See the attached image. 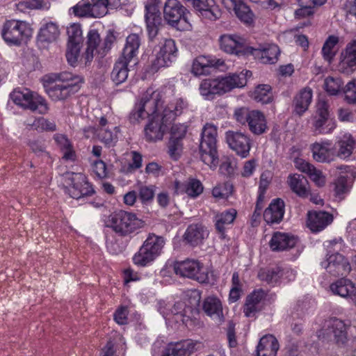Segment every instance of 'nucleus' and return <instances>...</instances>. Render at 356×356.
I'll list each match as a JSON object with an SVG mask.
<instances>
[{
  "label": "nucleus",
  "mask_w": 356,
  "mask_h": 356,
  "mask_svg": "<svg viewBox=\"0 0 356 356\" xmlns=\"http://www.w3.org/2000/svg\"><path fill=\"white\" fill-rule=\"evenodd\" d=\"M44 81L49 97L54 101H60L79 91L83 78L69 72H62L44 76Z\"/></svg>",
  "instance_id": "obj_1"
},
{
  "label": "nucleus",
  "mask_w": 356,
  "mask_h": 356,
  "mask_svg": "<svg viewBox=\"0 0 356 356\" xmlns=\"http://www.w3.org/2000/svg\"><path fill=\"white\" fill-rule=\"evenodd\" d=\"M245 86V79L242 74H235L227 76L216 79H204L200 85V92L207 99H213L216 95H222L231 91L235 88H242Z\"/></svg>",
  "instance_id": "obj_2"
},
{
  "label": "nucleus",
  "mask_w": 356,
  "mask_h": 356,
  "mask_svg": "<svg viewBox=\"0 0 356 356\" xmlns=\"http://www.w3.org/2000/svg\"><path fill=\"white\" fill-rule=\"evenodd\" d=\"M217 127L207 123L202 129L200 143L201 160L211 168H216L219 163L217 150Z\"/></svg>",
  "instance_id": "obj_3"
},
{
  "label": "nucleus",
  "mask_w": 356,
  "mask_h": 356,
  "mask_svg": "<svg viewBox=\"0 0 356 356\" xmlns=\"http://www.w3.org/2000/svg\"><path fill=\"white\" fill-rule=\"evenodd\" d=\"M115 41V36L113 31H108L102 41L98 31L90 29L87 34V47L82 56L85 64L90 63L95 54H99L102 57L104 56L111 50Z\"/></svg>",
  "instance_id": "obj_4"
},
{
  "label": "nucleus",
  "mask_w": 356,
  "mask_h": 356,
  "mask_svg": "<svg viewBox=\"0 0 356 356\" xmlns=\"http://www.w3.org/2000/svg\"><path fill=\"white\" fill-rule=\"evenodd\" d=\"M200 293L195 291L191 292L189 296L190 305H187L184 301H178L173 305L171 312H165L160 309L161 314L166 320H172L177 323L181 322L183 324H187L189 321L195 318L198 310L197 306L200 302Z\"/></svg>",
  "instance_id": "obj_5"
},
{
  "label": "nucleus",
  "mask_w": 356,
  "mask_h": 356,
  "mask_svg": "<svg viewBox=\"0 0 356 356\" xmlns=\"http://www.w3.org/2000/svg\"><path fill=\"white\" fill-rule=\"evenodd\" d=\"M108 226L122 236H128L145 225L144 221L138 218L135 213L120 210L110 216Z\"/></svg>",
  "instance_id": "obj_6"
},
{
  "label": "nucleus",
  "mask_w": 356,
  "mask_h": 356,
  "mask_svg": "<svg viewBox=\"0 0 356 356\" xmlns=\"http://www.w3.org/2000/svg\"><path fill=\"white\" fill-rule=\"evenodd\" d=\"M164 245L163 237L154 234H149L134 256V263L140 266H145L161 254Z\"/></svg>",
  "instance_id": "obj_7"
},
{
  "label": "nucleus",
  "mask_w": 356,
  "mask_h": 356,
  "mask_svg": "<svg viewBox=\"0 0 356 356\" xmlns=\"http://www.w3.org/2000/svg\"><path fill=\"white\" fill-rule=\"evenodd\" d=\"M10 97L15 104L40 114L46 113L49 109L43 97L37 94H33L26 88L22 90H14L10 93Z\"/></svg>",
  "instance_id": "obj_8"
},
{
  "label": "nucleus",
  "mask_w": 356,
  "mask_h": 356,
  "mask_svg": "<svg viewBox=\"0 0 356 356\" xmlns=\"http://www.w3.org/2000/svg\"><path fill=\"white\" fill-rule=\"evenodd\" d=\"M176 275L188 277L200 283H207L209 281L208 273L204 270V265L196 259H187L184 261H175L173 265Z\"/></svg>",
  "instance_id": "obj_9"
},
{
  "label": "nucleus",
  "mask_w": 356,
  "mask_h": 356,
  "mask_svg": "<svg viewBox=\"0 0 356 356\" xmlns=\"http://www.w3.org/2000/svg\"><path fill=\"white\" fill-rule=\"evenodd\" d=\"M32 31L27 23L23 21L6 22L2 30V37L9 44L19 45L31 36Z\"/></svg>",
  "instance_id": "obj_10"
},
{
  "label": "nucleus",
  "mask_w": 356,
  "mask_h": 356,
  "mask_svg": "<svg viewBox=\"0 0 356 356\" xmlns=\"http://www.w3.org/2000/svg\"><path fill=\"white\" fill-rule=\"evenodd\" d=\"M318 338L323 341H334L343 344L347 340V326L338 318L329 320L318 332Z\"/></svg>",
  "instance_id": "obj_11"
},
{
  "label": "nucleus",
  "mask_w": 356,
  "mask_h": 356,
  "mask_svg": "<svg viewBox=\"0 0 356 356\" xmlns=\"http://www.w3.org/2000/svg\"><path fill=\"white\" fill-rule=\"evenodd\" d=\"M164 114L157 115L148 118L147 123L144 127V136L147 142L155 143L161 140L164 134L172 124L170 121L165 120Z\"/></svg>",
  "instance_id": "obj_12"
},
{
  "label": "nucleus",
  "mask_w": 356,
  "mask_h": 356,
  "mask_svg": "<svg viewBox=\"0 0 356 356\" xmlns=\"http://www.w3.org/2000/svg\"><path fill=\"white\" fill-rule=\"evenodd\" d=\"M177 48L175 42L172 39H165L161 44L160 51L156 58L152 61L150 70L156 72L161 67L169 66L172 60L177 56Z\"/></svg>",
  "instance_id": "obj_13"
},
{
  "label": "nucleus",
  "mask_w": 356,
  "mask_h": 356,
  "mask_svg": "<svg viewBox=\"0 0 356 356\" xmlns=\"http://www.w3.org/2000/svg\"><path fill=\"white\" fill-rule=\"evenodd\" d=\"M189 12L178 0H168L164 5L163 17L168 24L177 27L179 22H188Z\"/></svg>",
  "instance_id": "obj_14"
},
{
  "label": "nucleus",
  "mask_w": 356,
  "mask_h": 356,
  "mask_svg": "<svg viewBox=\"0 0 356 356\" xmlns=\"http://www.w3.org/2000/svg\"><path fill=\"white\" fill-rule=\"evenodd\" d=\"M220 49L228 54L238 56L249 55L250 46L246 44L244 38L238 35L225 34L220 36Z\"/></svg>",
  "instance_id": "obj_15"
},
{
  "label": "nucleus",
  "mask_w": 356,
  "mask_h": 356,
  "mask_svg": "<svg viewBox=\"0 0 356 356\" xmlns=\"http://www.w3.org/2000/svg\"><path fill=\"white\" fill-rule=\"evenodd\" d=\"M74 175L72 173L68 178V184L70 186L65 188V191L70 197L79 200L92 195L95 193V190L88 181L86 177L81 174L76 175L75 177H74Z\"/></svg>",
  "instance_id": "obj_16"
},
{
  "label": "nucleus",
  "mask_w": 356,
  "mask_h": 356,
  "mask_svg": "<svg viewBox=\"0 0 356 356\" xmlns=\"http://www.w3.org/2000/svg\"><path fill=\"white\" fill-rule=\"evenodd\" d=\"M225 140L230 149L242 158H246L250 153L251 141L249 136L241 131H227Z\"/></svg>",
  "instance_id": "obj_17"
},
{
  "label": "nucleus",
  "mask_w": 356,
  "mask_h": 356,
  "mask_svg": "<svg viewBox=\"0 0 356 356\" xmlns=\"http://www.w3.org/2000/svg\"><path fill=\"white\" fill-rule=\"evenodd\" d=\"M329 104L325 100L317 104L316 116L314 122L316 134H328L334 129L335 124L330 118Z\"/></svg>",
  "instance_id": "obj_18"
},
{
  "label": "nucleus",
  "mask_w": 356,
  "mask_h": 356,
  "mask_svg": "<svg viewBox=\"0 0 356 356\" xmlns=\"http://www.w3.org/2000/svg\"><path fill=\"white\" fill-rule=\"evenodd\" d=\"M326 260L321 262V266L326 271L333 276H342L350 271L348 260L339 252L326 255Z\"/></svg>",
  "instance_id": "obj_19"
},
{
  "label": "nucleus",
  "mask_w": 356,
  "mask_h": 356,
  "mask_svg": "<svg viewBox=\"0 0 356 356\" xmlns=\"http://www.w3.org/2000/svg\"><path fill=\"white\" fill-rule=\"evenodd\" d=\"M162 104L159 92L152 89H147L143 94L140 102L136 105L149 118L157 115H161L159 111L162 108Z\"/></svg>",
  "instance_id": "obj_20"
},
{
  "label": "nucleus",
  "mask_w": 356,
  "mask_h": 356,
  "mask_svg": "<svg viewBox=\"0 0 356 356\" xmlns=\"http://www.w3.org/2000/svg\"><path fill=\"white\" fill-rule=\"evenodd\" d=\"M338 70L347 75L356 71V40L349 42L341 51Z\"/></svg>",
  "instance_id": "obj_21"
},
{
  "label": "nucleus",
  "mask_w": 356,
  "mask_h": 356,
  "mask_svg": "<svg viewBox=\"0 0 356 356\" xmlns=\"http://www.w3.org/2000/svg\"><path fill=\"white\" fill-rule=\"evenodd\" d=\"M333 220V215L325 211H309L307 214V225L313 233L321 232Z\"/></svg>",
  "instance_id": "obj_22"
},
{
  "label": "nucleus",
  "mask_w": 356,
  "mask_h": 356,
  "mask_svg": "<svg viewBox=\"0 0 356 356\" xmlns=\"http://www.w3.org/2000/svg\"><path fill=\"white\" fill-rule=\"evenodd\" d=\"M280 53L279 47L274 44L260 45L259 48L250 47L249 50V55H252L264 64L275 63L278 60Z\"/></svg>",
  "instance_id": "obj_23"
},
{
  "label": "nucleus",
  "mask_w": 356,
  "mask_h": 356,
  "mask_svg": "<svg viewBox=\"0 0 356 356\" xmlns=\"http://www.w3.org/2000/svg\"><path fill=\"white\" fill-rule=\"evenodd\" d=\"M193 8L200 17L211 21L221 17V11L215 0H195Z\"/></svg>",
  "instance_id": "obj_24"
},
{
  "label": "nucleus",
  "mask_w": 356,
  "mask_h": 356,
  "mask_svg": "<svg viewBox=\"0 0 356 356\" xmlns=\"http://www.w3.org/2000/svg\"><path fill=\"white\" fill-rule=\"evenodd\" d=\"M313 90L309 87L302 88L294 97L292 101L291 107L293 113L302 116L309 108L312 103Z\"/></svg>",
  "instance_id": "obj_25"
},
{
  "label": "nucleus",
  "mask_w": 356,
  "mask_h": 356,
  "mask_svg": "<svg viewBox=\"0 0 356 356\" xmlns=\"http://www.w3.org/2000/svg\"><path fill=\"white\" fill-rule=\"evenodd\" d=\"M202 310L217 324H221L225 321L222 302L215 296H208L202 303Z\"/></svg>",
  "instance_id": "obj_26"
},
{
  "label": "nucleus",
  "mask_w": 356,
  "mask_h": 356,
  "mask_svg": "<svg viewBox=\"0 0 356 356\" xmlns=\"http://www.w3.org/2000/svg\"><path fill=\"white\" fill-rule=\"evenodd\" d=\"M284 214V202L280 198L272 200L264 212V219L268 225L280 223Z\"/></svg>",
  "instance_id": "obj_27"
},
{
  "label": "nucleus",
  "mask_w": 356,
  "mask_h": 356,
  "mask_svg": "<svg viewBox=\"0 0 356 356\" xmlns=\"http://www.w3.org/2000/svg\"><path fill=\"white\" fill-rule=\"evenodd\" d=\"M145 10L147 29L149 36L152 40L158 33L159 28L162 24V18L160 12L154 4H147Z\"/></svg>",
  "instance_id": "obj_28"
},
{
  "label": "nucleus",
  "mask_w": 356,
  "mask_h": 356,
  "mask_svg": "<svg viewBox=\"0 0 356 356\" xmlns=\"http://www.w3.org/2000/svg\"><path fill=\"white\" fill-rule=\"evenodd\" d=\"M60 31L58 26L49 22L40 28L37 37V44L40 49H46L49 44L55 42L58 38Z\"/></svg>",
  "instance_id": "obj_29"
},
{
  "label": "nucleus",
  "mask_w": 356,
  "mask_h": 356,
  "mask_svg": "<svg viewBox=\"0 0 356 356\" xmlns=\"http://www.w3.org/2000/svg\"><path fill=\"white\" fill-rule=\"evenodd\" d=\"M195 346L191 340L170 343L163 350L162 356H190Z\"/></svg>",
  "instance_id": "obj_30"
},
{
  "label": "nucleus",
  "mask_w": 356,
  "mask_h": 356,
  "mask_svg": "<svg viewBox=\"0 0 356 356\" xmlns=\"http://www.w3.org/2000/svg\"><path fill=\"white\" fill-rule=\"evenodd\" d=\"M355 145L356 143L353 136L345 134L334 144L333 151L337 157L346 159L351 156Z\"/></svg>",
  "instance_id": "obj_31"
},
{
  "label": "nucleus",
  "mask_w": 356,
  "mask_h": 356,
  "mask_svg": "<svg viewBox=\"0 0 356 356\" xmlns=\"http://www.w3.org/2000/svg\"><path fill=\"white\" fill-rule=\"evenodd\" d=\"M297 243V238L287 234L276 232L270 241V247L273 251H282L293 248Z\"/></svg>",
  "instance_id": "obj_32"
},
{
  "label": "nucleus",
  "mask_w": 356,
  "mask_h": 356,
  "mask_svg": "<svg viewBox=\"0 0 356 356\" xmlns=\"http://www.w3.org/2000/svg\"><path fill=\"white\" fill-rule=\"evenodd\" d=\"M279 349L277 340L273 335L263 337L257 346V356H276Z\"/></svg>",
  "instance_id": "obj_33"
},
{
  "label": "nucleus",
  "mask_w": 356,
  "mask_h": 356,
  "mask_svg": "<svg viewBox=\"0 0 356 356\" xmlns=\"http://www.w3.org/2000/svg\"><path fill=\"white\" fill-rule=\"evenodd\" d=\"M287 181L292 191L299 197L306 198L310 195L309 183L304 176L298 174L290 175Z\"/></svg>",
  "instance_id": "obj_34"
},
{
  "label": "nucleus",
  "mask_w": 356,
  "mask_h": 356,
  "mask_svg": "<svg viewBox=\"0 0 356 356\" xmlns=\"http://www.w3.org/2000/svg\"><path fill=\"white\" fill-rule=\"evenodd\" d=\"M207 235V230L202 225L193 224L188 227L184 234V240L191 245L197 246L202 243Z\"/></svg>",
  "instance_id": "obj_35"
},
{
  "label": "nucleus",
  "mask_w": 356,
  "mask_h": 356,
  "mask_svg": "<svg viewBox=\"0 0 356 356\" xmlns=\"http://www.w3.org/2000/svg\"><path fill=\"white\" fill-rule=\"evenodd\" d=\"M330 287L334 294L341 297H349L353 299V296H356V287L354 284L348 279H339L332 283Z\"/></svg>",
  "instance_id": "obj_36"
},
{
  "label": "nucleus",
  "mask_w": 356,
  "mask_h": 356,
  "mask_svg": "<svg viewBox=\"0 0 356 356\" xmlns=\"http://www.w3.org/2000/svg\"><path fill=\"white\" fill-rule=\"evenodd\" d=\"M236 211L231 209L215 216L216 229L220 235L221 238H225V225L232 224L236 218Z\"/></svg>",
  "instance_id": "obj_37"
},
{
  "label": "nucleus",
  "mask_w": 356,
  "mask_h": 356,
  "mask_svg": "<svg viewBox=\"0 0 356 356\" xmlns=\"http://www.w3.org/2000/svg\"><path fill=\"white\" fill-rule=\"evenodd\" d=\"M131 62L121 57L115 62L111 74V79L115 85H120L127 79L129 74L128 65Z\"/></svg>",
  "instance_id": "obj_38"
},
{
  "label": "nucleus",
  "mask_w": 356,
  "mask_h": 356,
  "mask_svg": "<svg viewBox=\"0 0 356 356\" xmlns=\"http://www.w3.org/2000/svg\"><path fill=\"white\" fill-rule=\"evenodd\" d=\"M249 129L255 135L264 134L266 129V120L264 115L259 111L252 110L248 122Z\"/></svg>",
  "instance_id": "obj_39"
},
{
  "label": "nucleus",
  "mask_w": 356,
  "mask_h": 356,
  "mask_svg": "<svg viewBox=\"0 0 356 356\" xmlns=\"http://www.w3.org/2000/svg\"><path fill=\"white\" fill-rule=\"evenodd\" d=\"M140 45V40L138 35H129L127 38L126 44L120 57L123 58V59L128 60V61H132L138 54Z\"/></svg>",
  "instance_id": "obj_40"
},
{
  "label": "nucleus",
  "mask_w": 356,
  "mask_h": 356,
  "mask_svg": "<svg viewBox=\"0 0 356 356\" xmlns=\"http://www.w3.org/2000/svg\"><path fill=\"white\" fill-rule=\"evenodd\" d=\"M328 143H314L311 146L313 158L318 162H330L333 160L332 154L329 149Z\"/></svg>",
  "instance_id": "obj_41"
},
{
  "label": "nucleus",
  "mask_w": 356,
  "mask_h": 356,
  "mask_svg": "<svg viewBox=\"0 0 356 356\" xmlns=\"http://www.w3.org/2000/svg\"><path fill=\"white\" fill-rule=\"evenodd\" d=\"M186 106L187 103L183 99L179 98L176 99L175 102L170 103L163 110L162 113L164 114V118H166L165 120L170 121L172 123L176 117L181 115Z\"/></svg>",
  "instance_id": "obj_42"
},
{
  "label": "nucleus",
  "mask_w": 356,
  "mask_h": 356,
  "mask_svg": "<svg viewBox=\"0 0 356 356\" xmlns=\"http://www.w3.org/2000/svg\"><path fill=\"white\" fill-rule=\"evenodd\" d=\"M253 98L258 102L262 104H269L273 100L272 88L268 84H261L256 87Z\"/></svg>",
  "instance_id": "obj_43"
},
{
  "label": "nucleus",
  "mask_w": 356,
  "mask_h": 356,
  "mask_svg": "<svg viewBox=\"0 0 356 356\" xmlns=\"http://www.w3.org/2000/svg\"><path fill=\"white\" fill-rule=\"evenodd\" d=\"M282 275L283 270L279 266L261 269L258 273L259 278L268 284L277 283Z\"/></svg>",
  "instance_id": "obj_44"
},
{
  "label": "nucleus",
  "mask_w": 356,
  "mask_h": 356,
  "mask_svg": "<svg viewBox=\"0 0 356 356\" xmlns=\"http://www.w3.org/2000/svg\"><path fill=\"white\" fill-rule=\"evenodd\" d=\"M210 58L204 56L197 57L193 63L191 72L196 76L210 73Z\"/></svg>",
  "instance_id": "obj_45"
},
{
  "label": "nucleus",
  "mask_w": 356,
  "mask_h": 356,
  "mask_svg": "<svg viewBox=\"0 0 356 356\" xmlns=\"http://www.w3.org/2000/svg\"><path fill=\"white\" fill-rule=\"evenodd\" d=\"M338 42V37L334 35H330L323 46L322 54L324 59L328 63H331L335 56L336 53L333 51V48Z\"/></svg>",
  "instance_id": "obj_46"
},
{
  "label": "nucleus",
  "mask_w": 356,
  "mask_h": 356,
  "mask_svg": "<svg viewBox=\"0 0 356 356\" xmlns=\"http://www.w3.org/2000/svg\"><path fill=\"white\" fill-rule=\"evenodd\" d=\"M233 10L241 21L246 24L252 22L253 13L250 8L243 1L238 3Z\"/></svg>",
  "instance_id": "obj_47"
},
{
  "label": "nucleus",
  "mask_w": 356,
  "mask_h": 356,
  "mask_svg": "<svg viewBox=\"0 0 356 356\" xmlns=\"http://www.w3.org/2000/svg\"><path fill=\"white\" fill-rule=\"evenodd\" d=\"M55 139L60 145V148L63 152V158L65 160L74 161L76 156L75 152L67 138L63 136H56Z\"/></svg>",
  "instance_id": "obj_48"
},
{
  "label": "nucleus",
  "mask_w": 356,
  "mask_h": 356,
  "mask_svg": "<svg viewBox=\"0 0 356 356\" xmlns=\"http://www.w3.org/2000/svg\"><path fill=\"white\" fill-rule=\"evenodd\" d=\"M233 188V184L227 181L215 186L212 190V195L217 198H227L232 194Z\"/></svg>",
  "instance_id": "obj_49"
},
{
  "label": "nucleus",
  "mask_w": 356,
  "mask_h": 356,
  "mask_svg": "<svg viewBox=\"0 0 356 356\" xmlns=\"http://www.w3.org/2000/svg\"><path fill=\"white\" fill-rule=\"evenodd\" d=\"M90 3L92 17H102L107 14L108 8L104 0H91Z\"/></svg>",
  "instance_id": "obj_50"
},
{
  "label": "nucleus",
  "mask_w": 356,
  "mask_h": 356,
  "mask_svg": "<svg viewBox=\"0 0 356 356\" xmlns=\"http://www.w3.org/2000/svg\"><path fill=\"white\" fill-rule=\"evenodd\" d=\"M343 85V81L339 78L328 76L325 79L324 88L327 93L331 95H337Z\"/></svg>",
  "instance_id": "obj_51"
},
{
  "label": "nucleus",
  "mask_w": 356,
  "mask_h": 356,
  "mask_svg": "<svg viewBox=\"0 0 356 356\" xmlns=\"http://www.w3.org/2000/svg\"><path fill=\"white\" fill-rule=\"evenodd\" d=\"M168 148L170 157L175 161H177L180 158L183 151V144L181 141L170 138Z\"/></svg>",
  "instance_id": "obj_52"
},
{
  "label": "nucleus",
  "mask_w": 356,
  "mask_h": 356,
  "mask_svg": "<svg viewBox=\"0 0 356 356\" xmlns=\"http://www.w3.org/2000/svg\"><path fill=\"white\" fill-rule=\"evenodd\" d=\"M81 49V44L67 43L66 50V58L67 62L72 66L75 65L78 62Z\"/></svg>",
  "instance_id": "obj_53"
},
{
  "label": "nucleus",
  "mask_w": 356,
  "mask_h": 356,
  "mask_svg": "<svg viewBox=\"0 0 356 356\" xmlns=\"http://www.w3.org/2000/svg\"><path fill=\"white\" fill-rule=\"evenodd\" d=\"M68 43L79 44L82 41V31L78 24H72L67 29Z\"/></svg>",
  "instance_id": "obj_54"
},
{
  "label": "nucleus",
  "mask_w": 356,
  "mask_h": 356,
  "mask_svg": "<svg viewBox=\"0 0 356 356\" xmlns=\"http://www.w3.org/2000/svg\"><path fill=\"white\" fill-rule=\"evenodd\" d=\"M203 191V186L200 181L191 179L186 186V193L191 197H195Z\"/></svg>",
  "instance_id": "obj_55"
},
{
  "label": "nucleus",
  "mask_w": 356,
  "mask_h": 356,
  "mask_svg": "<svg viewBox=\"0 0 356 356\" xmlns=\"http://www.w3.org/2000/svg\"><path fill=\"white\" fill-rule=\"evenodd\" d=\"M345 100L348 104H356V81H349L343 89Z\"/></svg>",
  "instance_id": "obj_56"
},
{
  "label": "nucleus",
  "mask_w": 356,
  "mask_h": 356,
  "mask_svg": "<svg viewBox=\"0 0 356 356\" xmlns=\"http://www.w3.org/2000/svg\"><path fill=\"white\" fill-rule=\"evenodd\" d=\"M251 114L252 111L246 107H241L234 111V118L238 123L245 125L248 124Z\"/></svg>",
  "instance_id": "obj_57"
},
{
  "label": "nucleus",
  "mask_w": 356,
  "mask_h": 356,
  "mask_svg": "<svg viewBox=\"0 0 356 356\" xmlns=\"http://www.w3.org/2000/svg\"><path fill=\"white\" fill-rule=\"evenodd\" d=\"M154 196V191L152 186H142L138 190V198L143 204L150 202Z\"/></svg>",
  "instance_id": "obj_58"
},
{
  "label": "nucleus",
  "mask_w": 356,
  "mask_h": 356,
  "mask_svg": "<svg viewBox=\"0 0 356 356\" xmlns=\"http://www.w3.org/2000/svg\"><path fill=\"white\" fill-rule=\"evenodd\" d=\"M334 186L335 194L341 198L349 191L347 185V178L344 176L338 177L334 181Z\"/></svg>",
  "instance_id": "obj_59"
},
{
  "label": "nucleus",
  "mask_w": 356,
  "mask_h": 356,
  "mask_svg": "<svg viewBox=\"0 0 356 356\" xmlns=\"http://www.w3.org/2000/svg\"><path fill=\"white\" fill-rule=\"evenodd\" d=\"M343 241L341 237L335 238L332 240L326 241L324 246L327 250V256L334 252L340 251L343 248Z\"/></svg>",
  "instance_id": "obj_60"
},
{
  "label": "nucleus",
  "mask_w": 356,
  "mask_h": 356,
  "mask_svg": "<svg viewBox=\"0 0 356 356\" xmlns=\"http://www.w3.org/2000/svg\"><path fill=\"white\" fill-rule=\"evenodd\" d=\"M73 13L78 17H91L90 2L78 3L72 8Z\"/></svg>",
  "instance_id": "obj_61"
},
{
  "label": "nucleus",
  "mask_w": 356,
  "mask_h": 356,
  "mask_svg": "<svg viewBox=\"0 0 356 356\" xmlns=\"http://www.w3.org/2000/svg\"><path fill=\"white\" fill-rule=\"evenodd\" d=\"M307 175L309 178L316 184L318 187L323 186L325 184V177L323 175V172L316 169L314 165L312 168L311 172H309Z\"/></svg>",
  "instance_id": "obj_62"
},
{
  "label": "nucleus",
  "mask_w": 356,
  "mask_h": 356,
  "mask_svg": "<svg viewBox=\"0 0 356 356\" xmlns=\"http://www.w3.org/2000/svg\"><path fill=\"white\" fill-rule=\"evenodd\" d=\"M186 134V127L183 124H175L170 130V138L177 140H182Z\"/></svg>",
  "instance_id": "obj_63"
},
{
  "label": "nucleus",
  "mask_w": 356,
  "mask_h": 356,
  "mask_svg": "<svg viewBox=\"0 0 356 356\" xmlns=\"http://www.w3.org/2000/svg\"><path fill=\"white\" fill-rule=\"evenodd\" d=\"M97 136L98 138L108 146H111L115 138V136L111 130L104 128L98 130Z\"/></svg>",
  "instance_id": "obj_64"
}]
</instances>
